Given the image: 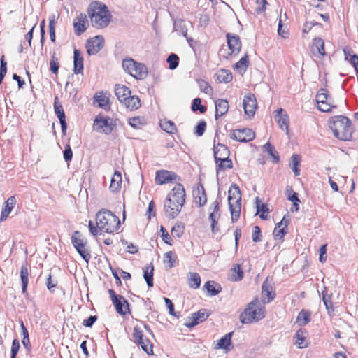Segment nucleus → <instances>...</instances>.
<instances>
[{
    "label": "nucleus",
    "mask_w": 358,
    "mask_h": 358,
    "mask_svg": "<svg viewBox=\"0 0 358 358\" xmlns=\"http://www.w3.org/2000/svg\"><path fill=\"white\" fill-rule=\"evenodd\" d=\"M208 316L209 314L206 309H201L196 313H193L192 318H190L191 321L186 322L185 325L188 328L194 327L200 322L205 321Z\"/></svg>",
    "instance_id": "aec40b11"
},
{
    "label": "nucleus",
    "mask_w": 358,
    "mask_h": 358,
    "mask_svg": "<svg viewBox=\"0 0 358 358\" xmlns=\"http://www.w3.org/2000/svg\"><path fill=\"white\" fill-rule=\"evenodd\" d=\"M313 47L316 48L317 51L321 55H325L324 41L321 38H315L313 40Z\"/></svg>",
    "instance_id": "8fccbe9b"
},
{
    "label": "nucleus",
    "mask_w": 358,
    "mask_h": 358,
    "mask_svg": "<svg viewBox=\"0 0 358 358\" xmlns=\"http://www.w3.org/2000/svg\"><path fill=\"white\" fill-rule=\"evenodd\" d=\"M232 274H231V280L233 281L237 282L240 281L243 278V271L241 268V266L238 264L234 266V268H231Z\"/></svg>",
    "instance_id": "a18cd8bd"
},
{
    "label": "nucleus",
    "mask_w": 358,
    "mask_h": 358,
    "mask_svg": "<svg viewBox=\"0 0 358 358\" xmlns=\"http://www.w3.org/2000/svg\"><path fill=\"white\" fill-rule=\"evenodd\" d=\"M306 330L304 329H299L295 334L294 338H296L295 345L300 349L306 348L308 346V341L306 340Z\"/></svg>",
    "instance_id": "cd10ccee"
},
{
    "label": "nucleus",
    "mask_w": 358,
    "mask_h": 358,
    "mask_svg": "<svg viewBox=\"0 0 358 358\" xmlns=\"http://www.w3.org/2000/svg\"><path fill=\"white\" fill-rule=\"evenodd\" d=\"M192 110L194 112L199 111L201 113H204L207 108L201 104V99L200 98H195L192 103Z\"/></svg>",
    "instance_id": "de8ad7c7"
},
{
    "label": "nucleus",
    "mask_w": 358,
    "mask_h": 358,
    "mask_svg": "<svg viewBox=\"0 0 358 358\" xmlns=\"http://www.w3.org/2000/svg\"><path fill=\"white\" fill-rule=\"evenodd\" d=\"M122 185V174L119 171H115L111 179L110 189L111 192H117Z\"/></svg>",
    "instance_id": "473e14b6"
},
{
    "label": "nucleus",
    "mask_w": 358,
    "mask_h": 358,
    "mask_svg": "<svg viewBox=\"0 0 358 358\" xmlns=\"http://www.w3.org/2000/svg\"><path fill=\"white\" fill-rule=\"evenodd\" d=\"M231 138L242 143H247L255 138V133L249 128L234 129L231 134Z\"/></svg>",
    "instance_id": "f8f14e48"
},
{
    "label": "nucleus",
    "mask_w": 358,
    "mask_h": 358,
    "mask_svg": "<svg viewBox=\"0 0 358 358\" xmlns=\"http://www.w3.org/2000/svg\"><path fill=\"white\" fill-rule=\"evenodd\" d=\"M180 207H177L170 199H166L164 203V210L166 216L171 219L176 218L181 210Z\"/></svg>",
    "instance_id": "6ab92c4d"
},
{
    "label": "nucleus",
    "mask_w": 358,
    "mask_h": 358,
    "mask_svg": "<svg viewBox=\"0 0 358 358\" xmlns=\"http://www.w3.org/2000/svg\"><path fill=\"white\" fill-rule=\"evenodd\" d=\"M292 162L289 164L291 169H292L294 176H298L300 175L301 170L298 168L300 162H301V156L299 155L294 154L292 157Z\"/></svg>",
    "instance_id": "37998d69"
},
{
    "label": "nucleus",
    "mask_w": 358,
    "mask_h": 358,
    "mask_svg": "<svg viewBox=\"0 0 358 358\" xmlns=\"http://www.w3.org/2000/svg\"><path fill=\"white\" fill-rule=\"evenodd\" d=\"M193 194L195 196L196 199H199V201H196V202L199 203V206H204L207 202V197L205 193V189L202 185L200 187H198L196 190L193 191Z\"/></svg>",
    "instance_id": "4c0bfd02"
},
{
    "label": "nucleus",
    "mask_w": 358,
    "mask_h": 358,
    "mask_svg": "<svg viewBox=\"0 0 358 358\" xmlns=\"http://www.w3.org/2000/svg\"><path fill=\"white\" fill-rule=\"evenodd\" d=\"M20 348L19 341L16 338L13 339L11 346L10 358H15Z\"/></svg>",
    "instance_id": "338daca9"
},
{
    "label": "nucleus",
    "mask_w": 358,
    "mask_h": 358,
    "mask_svg": "<svg viewBox=\"0 0 358 358\" xmlns=\"http://www.w3.org/2000/svg\"><path fill=\"white\" fill-rule=\"evenodd\" d=\"M93 102L97 103L98 106L105 110H109L110 109L109 98L103 92L96 93L93 97Z\"/></svg>",
    "instance_id": "393cba45"
},
{
    "label": "nucleus",
    "mask_w": 358,
    "mask_h": 358,
    "mask_svg": "<svg viewBox=\"0 0 358 358\" xmlns=\"http://www.w3.org/2000/svg\"><path fill=\"white\" fill-rule=\"evenodd\" d=\"M228 202L232 222H236L241 210V193L238 185L232 184L228 191Z\"/></svg>",
    "instance_id": "39448f33"
},
{
    "label": "nucleus",
    "mask_w": 358,
    "mask_h": 358,
    "mask_svg": "<svg viewBox=\"0 0 358 358\" xmlns=\"http://www.w3.org/2000/svg\"><path fill=\"white\" fill-rule=\"evenodd\" d=\"M108 293L118 314L124 315L127 313H130L129 304L124 296L116 294L113 289H109Z\"/></svg>",
    "instance_id": "9d476101"
},
{
    "label": "nucleus",
    "mask_w": 358,
    "mask_h": 358,
    "mask_svg": "<svg viewBox=\"0 0 358 358\" xmlns=\"http://www.w3.org/2000/svg\"><path fill=\"white\" fill-rule=\"evenodd\" d=\"M214 158L216 166L222 167L223 162H227V166H231V159H229L230 151L228 147L222 143H218L213 146Z\"/></svg>",
    "instance_id": "1a4fd4ad"
},
{
    "label": "nucleus",
    "mask_w": 358,
    "mask_h": 358,
    "mask_svg": "<svg viewBox=\"0 0 358 358\" xmlns=\"http://www.w3.org/2000/svg\"><path fill=\"white\" fill-rule=\"evenodd\" d=\"M124 70L136 79L142 80L148 75V69L145 64L138 63L133 59H124L122 61Z\"/></svg>",
    "instance_id": "423d86ee"
},
{
    "label": "nucleus",
    "mask_w": 358,
    "mask_h": 358,
    "mask_svg": "<svg viewBox=\"0 0 358 358\" xmlns=\"http://www.w3.org/2000/svg\"><path fill=\"white\" fill-rule=\"evenodd\" d=\"M20 278L22 281V294L28 296L27 285L29 282V271L27 265H22L20 269Z\"/></svg>",
    "instance_id": "c756f323"
},
{
    "label": "nucleus",
    "mask_w": 358,
    "mask_h": 358,
    "mask_svg": "<svg viewBox=\"0 0 358 358\" xmlns=\"http://www.w3.org/2000/svg\"><path fill=\"white\" fill-rule=\"evenodd\" d=\"M184 227L181 224H176L173 227L171 234L173 236L180 238L183 234Z\"/></svg>",
    "instance_id": "774afa93"
},
{
    "label": "nucleus",
    "mask_w": 358,
    "mask_h": 358,
    "mask_svg": "<svg viewBox=\"0 0 358 358\" xmlns=\"http://www.w3.org/2000/svg\"><path fill=\"white\" fill-rule=\"evenodd\" d=\"M229 49L231 54H238L241 49V41L238 35L228 33L226 35Z\"/></svg>",
    "instance_id": "a211bd4d"
},
{
    "label": "nucleus",
    "mask_w": 358,
    "mask_h": 358,
    "mask_svg": "<svg viewBox=\"0 0 358 358\" xmlns=\"http://www.w3.org/2000/svg\"><path fill=\"white\" fill-rule=\"evenodd\" d=\"M203 289L207 290L210 296L217 295L222 291L220 285L214 281H207L203 285Z\"/></svg>",
    "instance_id": "2f4dec72"
},
{
    "label": "nucleus",
    "mask_w": 358,
    "mask_h": 358,
    "mask_svg": "<svg viewBox=\"0 0 358 358\" xmlns=\"http://www.w3.org/2000/svg\"><path fill=\"white\" fill-rule=\"evenodd\" d=\"M143 118L139 116L133 117L129 119V124L134 129H139L141 125H143Z\"/></svg>",
    "instance_id": "603ef678"
},
{
    "label": "nucleus",
    "mask_w": 358,
    "mask_h": 358,
    "mask_svg": "<svg viewBox=\"0 0 358 358\" xmlns=\"http://www.w3.org/2000/svg\"><path fill=\"white\" fill-rule=\"evenodd\" d=\"M104 39L102 36H96L87 41L86 44L87 52L89 55L97 54L103 47Z\"/></svg>",
    "instance_id": "4468645a"
},
{
    "label": "nucleus",
    "mask_w": 358,
    "mask_h": 358,
    "mask_svg": "<svg viewBox=\"0 0 358 358\" xmlns=\"http://www.w3.org/2000/svg\"><path fill=\"white\" fill-rule=\"evenodd\" d=\"M83 71V58L80 52L75 49L73 51V72L76 74H79Z\"/></svg>",
    "instance_id": "a878e982"
},
{
    "label": "nucleus",
    "mask_w": 358,
    "mask_h": 358,
    "mask_svg": "<svg viewBox=\"0 0 358 358\" xmlns=\"http://www.w3.org/2000/svg\"><path fill=\"white\" fill-rule=\"evenodd\" d=\"M154 266L150 263L148 266L143 268V278L149 287H153Z\"/></svg>",
    "instance_id": "f704fd0d"
},
{
    "label": "nucleus",
    "mask_w": 358,
    "mask_h": 358,
    "mask_svg": "<svg viewBox=\"0 0 358 358\" xmlns=\"http://www.w3.org/2000/svg\"><path fill=\"white\" fill-rule=\"evenodd\" d=\"M74 32L76 36H80L83 34L89 26L87 15L84 13H80L73 22Z\"/></svg>",
    "instance_id": "dca6fc26"
},
{
    "label": "nucleus",
    "mask_w": 358,
    "mask_h": 358,
    "mask_svg": "<svg viewBox=\"0 0 358 358\" xmlns=\"http://www.w3.org/2000/svg\"><path fill=\"white\" fill-rule=\"evenodd\" d=\"M328 93L326 89L322 88L316 95V101L317 104L328 101Z\"/></svg>",
    "instance_id": "864d4df0"
},
{
    "label": "nucleus",
    "mask_w": 358,
    "mask_h": 358,
    "mask_svg": "<svg viewBox=\"0 0 358 358\" xmlns=\"http://www.w3.org/2000/svg\"><path fill=\"white\" fill-rule=\"evenodd\" d=\"M260 201L259 200V198H256V204H257V213L261 212V214L259 215V217L262 220H266L268 219V214L269 213L268 208L266 204L262 203V205H259Z\"/></svg>",
    "instance_id": "ea45409f"
},
{
    "label": "nucleus",
    "mask_w": 358,
    "mask_h": 358,
    "mask_svg": "<svg viewBox=\"0 0 358 358\" xmlns=\"http://www.w3.org/2000/svg\"><path fill=\"white\" fill-rule=\"evenodd\" d=\"M278 34L279 36L284 38H287L289 36V31L286 27H284L281 18L279 20L278 26Z\"/></svg>",
    "instance_id": "e2e57ef3"
},
{
    "label": "nucleus",
    "mask_w": 358,
    "mask_h": 358,
    "mask_svg": "<svg viewBox=\"0 0 358 358\" xmlns=\"http://www.w3.org/2000/svg\"><path fill=\"white\" fill-rule=\"evenodd\" d=\"M115 93L117 99L122 103L131 94V90L125 85H116L115 87Z\"/></svg>",
    "instance_id": "bb28decb"
},
{
    "label": "nucleus",
    "mask_w": 358,
    "mask_h": 358,
    "mask_svg": "<svg viewBox=\"0 0 358 358\" xmlns=\"http://www.w3.org/2000/svg\"><path fill=\"white\" fill-rule=\"evenodd\" d=\"M311 313L309 310H301L296 317V323L300 327L306 325L310 321Z\"/></svg>",
    "instance_id": "c9c22d12"
},
{
    "label": "nucleus",
    "mask_w": 358,
    "mask_h": 358,
    "mask_svg": "<svg viewBox=\"0 0 358 358\" xmlns=\"http://www.w3.org/2000/svg\"><path fill=\"white\" fill-rule=\"evenodd\" d=\"M286 192L287 194V199L293 202V206H297V203H300L297 193L293 192L291 188L290 189H287Z\"/></svg>",
    "instance_id": "13d9d810"
},
{
    "label": "nucleus",
    "mask_w": 358,
    "mask_h": 358,
    "mask_svg": "<svg viewBox=\"0 0 358 358\" xmlns=\"http://www.w3.org/2000/svg\"><path fill=\"white\" fill-rule=\"evenodd\" d=\"M161 128L166 133L173 134L176 132L177 128L174 122L171 120H161L160 121Z\"/></svg>",
    "instance_id": "58836bf2"
},
{
    "label": "nucleus",
    "mask_w": 358,
    "mask_h": 358,
    "mask_svg": "<svg viewBox=\"0 0 358 358\" xmlns=\"http://www.w3.org/2000/svg\"><path fill=\"white\" fill-rule=\"evenodd\" d=\"M71 243L77 250L81 257L88 263L91 255L88 250L86 248L87 241L83 238L82 234L79 231H75L71 238Z\"/></svg>",
    "instance_id": "0eeeda50"
},
{
    "label": "nucleus",
    "mask_w": 358,
    "mask_h": 358,
    "mask_svg": "<svg viewBox=\"0 0 358 358\" xmlns=\"http://www.w3.org/2000/svg\"><path fill=\"white\" fill-rule=\"evenodd\" d=\"M206 128V122L204 120H201L195 127L194 134L197 136H201L204 134Z\"/></svg>",
    "instance_id": "bf43d9fd"
},
{
    "label": "nucleus",
    "mask_w": 358,
    "mask_h": 358,
    "mask_svg": "<svg viewBox=\"0 0 358 358\" xmlns=\"http://www.w3.org/2000/svg\"><path fill=\"white\" fill-rule=\"evenodd\" d=\"M232 73L229 70L220 69L216 73V80L219 83H228L232 80Z\"/></svg>",
    "instance_id": "72a5a7b5"
},
{
    "label": "nucleus",
    "mask_w": 358,
    "mask_h": 358,
    "mask_svg": "<svg viewBox=\"0 0 358 358\" xmlns=\"http://www.w3.org/2000/svg\"><path fill=\"white\" fill-rule=\"evenodd\" d=\"M265 315V308L256 298L247 305L244 311L241 313L239 319L243 324H250L262 320Z\"/></svg>",
    "instance_id": "20e7f679"
},
{
    "label": "nucleus",
    "mask_w": 358,
    "mask_h": 358,
    "mask_svg": "<svg viewBox=\"0 0 358 358\" xmlns=\"http://www.w3.org/2000/svg\"><path fill=\"white\" fill-rule=\"evenodd\" d=\"M161 237L165 243L171 245H172V238L169 235V232L166 230V229L161 226L160 227Z\"/></svg>",
    "instance_id": "680f3d73"
},
{
    "label": "nucleus",
    "mask_w": 358,
    "mask_h": 358,
    "mask_svg": "<svg viewBox=\"0 0 358 358\" xmlns=\"http://www.w3.org/2000/svg\"><path fill=\"white\" fill-rule=\"evenodd\" d=\"M287 233V229L285 227H282L281 229H278L277 227H275L273 234L275 239H282L285 234Z\"/></svg>",
    "instance_id": "69168bd1"
},
{
    "label": "nucleus",
    "mask_w": 358,
    "mask_h": 358,
    "mask_svg": "<svg viewBox=\"0 0 358 358\" xmlns=\"http://www.w3.org/2000/svg\"><path fill=\"white\" fill-rule=\"evenodd\" d=\"M137 343L148 355H153L152 344L149 339L143 337V341H139Z\"/></svg>",
    "instance_id": "49530a36"
},
{
    "label": "nucleus",
    "mask_w": 358,
    "mask_h": 358,
    "mask_svg": "<svg viewBox=\"0 0 358 358\" xmlns=\"http://www.w3.org/2000/svg\"><path fill=\"white\" fill-rule=\"evenodd\" d=\"M234 332H229L226 334L223 337H222L217 342L216 348L217 349H223L227 351L230 350L231 348V336Z\"/></svg>",
    "instance_id": "c85d7f7f"
},
{
    "label": "nucleus",
    "mask_w": 358,
    "mask_h": 358,
    "mask_svg": "<svg viewBox=\"0 0 358 358\" xmlns=\"http://www.w3.org/2000/svg\"><path fill=\"white\" fill-rule=\"evenodd\" d=\"M166 199H170L177 207L182 208L185 202V191L182 184L178 183L171 189Z\"/></svg>",
    "instance_id": "9b49d317"
},
{
    "label": "nucleus",
    "mask_w": 358,
    "mask_h": 358,
    "mask_svg": "<svg viewBox=\"0 0 358 358\" xmlns=\"http://www.w3.org/2000/svg\"><path fill=\"white\" fill-rule=\"evenodd\" d=\"M198 84L201 92L208 94L212 93L213 89L206 81L203 80H198Z\"/></svg>",
    "instance_id": "4d7b16f0"
},
{
    "label": "nucleus",
    "mask_w": 358,
    "mask_h": 358,
    "mask_svg": "<svg viewBox=\"0 0 358 358\" xmlns=\"http://www.w3.org/2000/svg\"><path fill=\"white\" fill-rule=\"evenodd\" d=\"M97 227L101 231L113 233L120 227V220L110 210L102 209L96 215Z\"/></svg>",
    "instance_id": "7ed1b4c3"
},
{
    "label": "nucleus",
    "mask_w": 358,
    "mask_h": 358,
    "mask_svg": "<svg viewBox=\"0 0 358 358\" xmlns=\"http://www.w3.org/2000/svg\"><path fill=\"white\" fill-rule=\"evenodd\" d=\"M272 287L267 285L265 282L262 284V294L263 296L267 297V301H264V303H269L271 301L275 296V294L272 293Z\"/></svg>",
    "instance_id": "c03bdc74"
},
{
    "label": "nucleus",
    "mask_w": 358,
    "mask_h": 358,
    "mask_svg": "<svg viewBox=\"0 0 358 358\" xmlns=\"http://www.w3.org/2000/svg\"><path fill=\"white\" fill-rule=\"evenodd\" d=\"M122 103L130 110H136L141 106L139 98L137 96H131V94Z\"/></svg>",
    "instance_id": "7c9ffc66"
},
{
    "label": "nucleus",
    "mask_w": 358,
    "mask_h": 358,
    "mask_svg": "<svg viewBox=\"0 0 358 358\" xmlns=\"http://www.w3.org/2000/svg\"><path fill=\"white\" fill-rule=\"evenodd\" d=\"M329 128L336 138L341 141H348L352 138V127L350 119L339 115L329 121Z\"/></svg>",
    "instance_id": "f03ea898"
},
{
    "label": "nucleus",
    "mask_w": 358,
    "mask_h": 358,
    "mask_svg": "<svg viewBox=\"0 0 358 358\" xmlns=\"http://www.w3.org/2000/svg\"><path fill=\"white\" fill-rule=\"evenodd\" d=\"M215 120H218L219 117L225 115L228 112L229 108L228 101L224 99H218L217 100L215 101Z\"/></svg>",
    "instance_id": "4be33fe9"
},
{
    "label": "nucleus",
    "mask_w": 358,
    "mask_h": 358,
    "mask_svg": "<svg viewBox=\"0 0 358 358\" xmlns=\"http://www.w3.org/2000/svg\"><path fill=\"white\" fill-rule=\"evenodd\" d=\"M89 17L92 26L96 28H103L108 25L111 15L107 6L101 2L92 3L88 8Z\"/></svg>",
    "instance_id": "f257e3e1"
},
{
    "label": "nucleus",
    "mask_w": 358,
    "mask_h": 358,
    "mask_svg": "<svg viewBox=\"0 0 358 358\" xmlns=\"http://www.w3.org/2000/svg\"><path fill=\"white\" fill-rule=\"evenodd\" d=\"M243 106L245 115L249 117H252L255 115L257 107V102L253 94L248 93L244 96Z\"/></svg>",
    "instance_id": "ddd939ff"
},
{
    "label": "nucleus",
    "mask_w": 358,
    "mask_h": 358,
    "mask_svg": "<svg viewBox=\"0 0 358 358\" xmlns=\"http://www.w3.org/2000/svg\"><path fill=\"white\" fill-rule=\"evenodd\" d=\"M166 62L169 65V69L173 70L178 66L179 57L175 53H171L168 56Z\"/></svg>",
    "instance_id": "09e8293b"
},
{
    "label": "nucleus",
    "mask_w": 358,
    "mask_h": 358,
    "mask_svg": "<svg viewBox=\"0 0 358 358\" xmlns=\"http://www.w3.org/2000/svg\"><path fill=\"white\" fill-rule=\"evenodd\" d=\"M213 210L210 213L208 219L211 222V230L213 233H216L219 231V228L217 227V220L220 217V214L219 213L220 210V203L217 200L213 202Z\"/></svg>",
    "instance_id": "412c9836"
},
{
    "label": "nucleus",
    "mask_w": 358,
    "mask_h": 358,
    "mask_svg": "<svg viewBox=\"0 0 358 358\" xmlns=\"http://www.w3.org/2000/svg\"><path fill=\"white\" fill-rule=\"evenodd\" d=\"M178 176L172 171L166 170L157 171L155 174V183L157 185H163L175 181Z\"/></svg>",
    "instance_id": "f3484780"
},
{
    "label": "nucleus",
    "mask_w": 358,
    "mask_h": 358,
    "mask_svg": "<svg viewBox=\"0 0 358 358\" xmlns=\"http://www.w3.org/2000/svg\"><path fill=\"white\" fill-rule=\"evenodd\" d=\"M50 71L54 74L58 73V70L59 68V62H57V59L55 57V53L54 52L51 56V59L50 62Z\"/></svg>",
    "instance_id": "5fc2aeb1"
},
{
    "label": "nucleus",
    "mask_w": 358,
    "mask_h": 358,
    "mask_svg": "<svg viewBox=\"0 0 358 358\" xmlns=\"http://www.w3.org/2000/svg\"><path fill=\"white\" fill-rule=\"evenodd\" d=\"M174 254L173 252L169 251L164 254V263L166 264V268H171L174 266L172 256Z\"/></svg>",
    "instance_id": "6e6d98bb"
},
{
    "label": "nucleus",
    "mask_w": 358,
    "mask_h": 358,
    "mask_svg": "<svg viewBox=\"0 0 358 358\" xmlns=\"http://www.w3.org/2000/svg\"><path fill=\"white\" fill-rule=\"evenodd\" d=\"M54 110L61 124L62 132L66 134L67 129V124L66 122V115L62 103L59 101L58 97L56 96L54 99Z\"/></svg>",
    "instance_id": "2eb2a0df"
},
{
    "label": "nucleus",
    "mask_w": 358,
    "mask_h": 358,
    "mask_svg": "<svg viewBox=\"0 0 358 358\" xmlns=\"http://www.w3.org/2000/svg\"><path fill=\"white\" fill-rule=\"evenodd\" d=\"M275 120L282 130H288L289 128V116L282 108L276 110Z\"/></svg>",
    "instance_id": "b1692460"
},
{
    "label": "nucleus",
    "mask_w": 358,
    "mask_h": 358,
    "mask_svg": "<svg viewBox=\"0 0 358 358\" xmlns=\"http://www.w3.org/2000/svg\"><path fill=\"white\" fill-rule=\"evenodd\" d=\"M188 285L191 288L197 289L201 285V278L199 273H189Z\"/></svg>",
    "instance_id": "a19ab883"
},
{
    "label": "nucleus",
    "mask_w": 358,
    "mask_h": 358,
    "mask_svg": "<svg viewBox=\"0 0 358 358\" xmlns=\"http://www.w3.org/2000/svg\"><path fill=\"white\" fill-rule=\"evenodd\" d=\"M249 65V60L248 57L247 55H245V57H241L238 62H237L235 65L234 68L237 69H241L245 71Z\"/></svg>",
    "instance_id": "3c124183"
},
{
    "label": "nucleus",
    "mask_w": 358,
    "mask_h": 358,
    "mask_svg": "<svg viewBox=\"0 0 358 358\" xmlns=\"http://www.w3.org/2000/svg\"><path fill=\"white\" fill-rule=\"evenodd\" d=\"M263 150L264 152H267L270 156L273 157V162L274 163H277L279 162V155H278V152L275 151V148L272 144H271L270 143H266L263 146Z\"/></svg>",
    "instance_id": "79ce46f5"
},
{
    "label": "nucleus",
    "mask_w": 358,
    "mask_h": 358,
    "mask_svg": "<svg viewBox=\"0 0 358 358\" xmlns=\"http://www.w3.org/2000/svg\"><path fill=\"white\" fill-rule=\"evenodd\" d=\"M144 337L143 331L138 327V326H136L134 328V332H133V338L136 343L138 342L139 341H143V338Z\"/></svg>",
    "instance_id": "0e129e2a"
},
{
    "label": "nucleus",
    "mask_w": 358,
    "mask_h": 358,
    "mask_svg": "<svg viewBox=\"0 0 358 358\" xmlns=\"http://www.w3.org/2000/svg\"><path fill=\"white\" fill-rule=\"evenodd\" d=\"M115 125L112 118L99 114L94 120L93 128L97 132L108 135L112 133Z\"/></svg>",
    "instance_id": "6e6552de"
},
{
    "label": "nucleus",
    "mask_w": 358,
    "mask_h": 358,
    "mask_svg": "<svg viewBox=\"0 0 358 358\" xmlns=\"http://www.w3.org/2000/svg\"><path fill=\"white\" fill-rule=\"evenodd\" d=\"M16 202L17 201L15 197L14 196H11L4 203V206L2 208L0 217L1 222H3L6 220V218L8 217L9 214L11 213L13 208L15 207Z\"/></svg>",
    "instance_id": "5701e85b"
},
{
    "label": "nucleus",
    "mask_w": 358,
    "mask_h": 358,
    "mask_svg": "<svg viewBox=\"0 0 358 358\" xmlns=\"http://www.w3.org/2000/svg\"><path fill=\"white\" fill-rule=\"evenodd\" d=\"M252 239L255 243L262 241V231L259 226H255L252 228Z\"/></svg>",
    "instance_id": "052dcab7"
},
{
    "label": "nucleus",
    "mask_w": 358,
    "mask_h": 358,
    "mask_svg": "<svg viewBox=\"0 0 358 358\" xmlns=\"http://www.w3.org/2000/svg\"><path fill=\"white\" fill-rule=\"evenodd\" d=\"M174 29L179 34H182L184 37H185L189 42L192 41V38H187V29L183 20H178L175 22Z\"/></svg>",
    "instance_id": "e433bc0d"
}]
</instances>
